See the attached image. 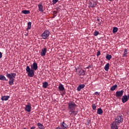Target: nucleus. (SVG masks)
Returning a JSON list of instances; mask_svg holds the SVG:
<instances>
[{"label": "nucleus", "instance_id": "obj_1", "mask_svg": "<svg viewBox=\"0 0 129 129\" xmlns=\"http://www.w3.org/2000/svg\"><path fill=\"white\" fill-rule=\"evenodd\" d=\"M77 106V105L74 102H70L68 103V108L69 110V113L70 115H74L75 116L78 114V111L75 110V108Z\"/></svg>", "mask_w": 129, "mask_h": 129}, {"label": "nucleus", "instance_id": "obj_2", "mask_svg": "<svg viewBox=\"0 0 129 129\" xmlns=\"http://www.w3.org/2000/svg\"><path fill=\"white\" fill-rule=\"evenodd\" d=\"M6 76L7 78L9 79V85H13L14 84V81H15V79L14 78H16L17 74L16 73L9 74L8 73H7L6 74Z\"/></svg>", "mask_w": 129, "mask_h": 129}, {"label": "nucleus", "instance_id": "obj_3", "mask_svg": "<svg viewBox=\"0 0 129 129\" xmlns=\"http://www.w3.org/2000/svg\"><path fill=\"white\" fill-rule=\"evenodd\" d=\"M26 71L28 73V76L29 77H33L35 76V73H34V70L31 69L29 66L26 67Z\"/></svg>", "mask_w": 129, "mask_h": 129}, {"label": "nucleus", "instance_id": "obj_4", "mask_svg": "<svg viewBox=\"0 0 129 129\" xmlns=\"http://www.w3.org/2000/svg\"><path fill=\"white\" fill-rule=\"evenodd\" d=\"M49 36H50V31L48 30H46L42 34H41L40 37H41L42 39L46 40V39H47Z\"/></svg>", "mask_w": 129, "mask_h": 129}, {"label": "nucleus", "instance_id": "obj_5", "mask_svg": "<svg viewBox=\"0 0 129 129\" xmlns=\"http://www.w3.org/2000/svg\"><path fill=\"white\" fill-rule=\"evenodd\" d=\"M115 122L117 123V124H119V123H121L123 121V118H122V115H118L116 116L115 119Z\"/></svg>", "mask_w": 129, "mask_h": 129}, {"label": "nucleus", "instance_id": "obj_6", "mask_svg": "<svg viewBox=\"0 0 129 129\" xmlns=\"http://www.w3.org/2000/svg\"><path fill=\"white\" fill-rule=\"evenodd\" d=\"M56 129H68V125L65 123V121H63L60 123V127L58 126Z\"/></svg>", "mask_w": 129, "mask_h": 129}, {"label": "nucleus", "instance_id": "obj_7", "mask_svg": "<svg viewBox=\"0 0 129 129\" xmlns=\"http://www.w3.org/2000/svg\"><path fill=\"white\" fill-rule=\"evenodd\" d=\"M123 92H124L122 90L120 91L116 92V93H115L116 97H121V96L123 95Z\"/></svg>", "mask_w": 129, "mask_h": 129}, {"label": "nucleus", "instance_id": "obj_8", "mask_svg": "<svg viewBox=\"0 0 129 129\" xmlns=\"http://www.w3.org/2000/svg\"><path fill=\"white\" fill-rule=\"evenodd\" d=\"M119 124L116 123L115 121H113L112 123L111 124V129H118V125Z\"/></svg>", "mask_w": 129, "mask_h": 129}, {"label": "nucleus", "instance_id": "obj_9", "mask_svg": "<svg viewBox=\"0 0 129 129\" xmlns=\"http://www.w3.org/2000/svg\"><path fill=\"white\" fill-rule=\"evenodd\" d=\"M31 109H32V106L28 104L25 106V111H27V112H31Z\"/></svg>", "mask_w": 129, "mask_h": 129}, {"label": "nucleus", "instance_id": "obj_10", "mask_svg": "<svg viewBox=\"0 0 129 129\" xmlns=\"http://www.w3.org/2000/svg\"><path fill=\"white\" fill-rule=\"evenodd\" d=\"M46 53H47V48L45 47L41 50L40 55L42 56V57H44V56L46 55Z\"/></svg>", "mask_w": 129, "mask_h": 129}, {"label": "nucleus", "instance_id": "obj_11", "mask_svg": "<svg viewBox=\"0 0 129 129\" xmlns=\"http://www.w3.org/2000/svg\"><path fill=\"white\" fill-rule=\"evenodd\" d=\"M31 68L33 70H37L38 69V63L37 62H34L31 66Z\"/></svg>", "mask_w": 129, "mask_h": 129}, {"label": "nucleus", "instance_id": "obj_12", "mask_svg": "<svg viewBox=\"0 0 129 129\" xmlns=\"http://www.w3.org/2000/svg\"><path fill=\"white\" fill-rule=\"evenodd\" d=\"M38 7L39 11L41 13H43V12H44V10H43L44 7H43V4L40 3L39 4H38Z\"/></svg>", "mask_w": 129, "mask_h": 129}, {"label": "nucleus", "instance_id": "obj_13", "mask_svg": "<svg viewBox=\"0 0 129 129\" xmlns=\"http://www.w3.org/2000/svg\"><path fill=\"white\" fill-rule=\"evenodd\" d=\"M127 100H128V99H127V96H126V95H123L122 97V103H125Z\"/></svg>", "mask_w": 129, "mask_h": 129}, {"label": "nucleus", "instance_id": "obj_14", "mask_svg": "<svg viewBox=\"0 0 129 129\" xmlns=\"http://www.w3.org/2000/svg\"><path fill=\"white\" fill-rule=\"evenodd\" d=\"M85 87V84H81L78 86V87H77V90L78 91H80L81 89H83Z\"/></svg>", "mask_w": 129, "mask_h": 129}, {"label": "nucleus", "instance_id": "obj_15", "mask_svg": "<svg viewBox=\"0 0 129 129\" xmlns=\"http://www.w3.org/2000/svg\"><path fill=\"white\" fill-rule=\"evenodd\" d=\"M9 98H10L9 96H3L1 98V100L3 101H7V100H9Z\"/></svg>", "mask_w": 129, "mask_h": 129}, {"label": "nucleus", "instance_id": "obj_16", "mask_svg": "<svg viewBox=\"0 0 129 129\" xmlns=\"http://www.w3.org/2000/svg\"><path fill=\"white\" fill-rule=\"evenodd\" d=\"M58 90L59 91H64L65 90V88H64V86L62 85V84H60L58 86Z\"/></svg>", "mask_w": 129, "mask_h": 129}, {"label": "nucleus", "instance_id": "obj_17", "mask_svg": "<svg viewBox=\"0 0 129 129\" xmlns=\"http://www.w3.org/2000/svg\"><path fill=\"white\" fill-rule=\"evenodd\" d=\"M97 113L100 115H102V113H103V110H102L101 108H99L97 109Z\"/></svg>", "mask_w": 129, "mask_h": 129}, {"label": "nucleus", "instance_id": "obj_18", "mask_svg": "<svg viewBox=\"0 0 129 129\" xmlns=\"http://www.w3.org/2000/svg\"><path fill=\"white\" fill-rule=\"evenodd\" d=\"M27 25H28V26L27 28V30L29 31V30H31V29H32V22H28Z\"/></svg>", "mask_w": 129, "mask_h": 129}, {"label": "nucleus", "instance_id": "obj_19", "mask_svg": "<svg viewBox=\"0 0 129 129\" xmlns=\"http://www.w3.org/2000/svg\"><path fill=\"white\" fill-rule=\"evenodd\" d=\"M37 126H38L39 129H44V126L43 125V124L38 122L37 124Z\"/></svg>", "mask_w": 129, "mask_h": 129}, {"label": "nucleus", "instance_id": "obj_20", "mask_svg": "<svg viewBox=\"0 0 129 129\" xmlns=\"http://www.w3.org/2000/svg\"><path fill=\"white\" fill-rule=\"evenodd\" d=\"M104 70L105 71H108L109 70V63H107L104 67Z\"/></svg>", "mask_w": 129, "mask_h": 129}, {"label": "nucleus", "instance_id": "obj_21", "mask_svg": "<svg viewBox=\"0 0 129 129\" xmlns=\"http://www.w3.org/2000/svg\"><path fill=\"white\" fill-rule=\"evenodd\" d=\"M0 80H2L3 81H7V78L5 76L1 75H0Z\"/></svg>", "mask_w": 129, "mask_h": 129}, {"label": "nucleus", "instance_id": "obj_22", "mask_svg": "<svg viewBox=\"0 0 129 129\" xmlns=\"http://www.w3.org/2000/svg\"><path fill=\"white\" fill-rule=\"evenodd\" d=\"M48 85H49V84L47 82H44L42 83V87L44 88H47V87H48Z\"/></svg>", "mask_w": 129, "mask_h": 129}, {"label": "nucleus", "instance_id": "obj_23", "mask_svg": "<svg viewBox=\"0 0 129 129\" xmlns=\"http://www.w3.org/2000/svg\"><path fill=\"white\" fill-rule=\"evenodd\" d=\"M127 49H125L123 52V53L122 54V57H127Z\"/></svg>", "mask_w": 129, "mask_h": 129}, {"label": "nucleus", "instance_id": "obj_24", "mask_svg": "<svg viewBox=\"0 0 129 129\" xmlns=\"http://www.w3.org/2000/svg\"><path fill=\"white\" fill-rule=\"evenodd\" d=\"M22 14H24V15H29L30 14V11L29 10H23L22 11Z\"/></svg>", "mask_w": 129, "mask_h": 129}, {"label": "nucleus", "instance_id": "obj_25", "mask_svg": "<svg viewBox=\"0 0 129 129\" xmlns=\"http://www.w3.org/2000/svg\"><path fill=\"white\" fill-rule=\"evenodd\" d=\"M117 88V85H114L113 86H112L111 88H110V90H111L112 91H114V90H115V89Z\"/></svg>", "mask_w": 129, "mask_h": 129}, {"label": "nucleus", "instance_id": "obj_26", "mask_svg": "<svg viewBox=\"0 0 129 129\" xmlns=\"http://www.w3.org/2000/svg\"><path fill=\"white\" fill-rule=\"evenodd\" d=\"M89 5L91 8H92V9H94V8H95V6H96V4H92V2H90Z\"/></svg>", "mask_w": 129, "mask_h": 129}, {"label": "nucleus", "instance_id": "obj_27", "mask_svg": "<svg viewBox=\"0 0 129 129\" xmlns=\"http://www.w3.org/2000/svg\"><path fill=\"white\" fill-rule=\"evenodd\" d=\"M80 76H84L85 74V71H84V70H81L80 71Z\"/></svg>", "mask_w": 129, "mask_h": 129}, {"label": "nucleus", "instance_id": "obj_28", "mask_svg": "<svg viewBox=\"0 0 129 129\" xmlns=\"http://www.w3.org/2000/svg\"><path fill=\"white\" fill-rule=\"evenodd\" d=\"M117 31H118V28H117V27H114L113 28V30H112V33L113 34L116 33V32H117Z\"/></svg>", "mask_w": 129, "mask_h": 129}, {"label": "nucleus", "instance_id": "obj_29", "mask_svg": "<svg viewBox=\"0 0 129 129\" xmlns=\"http://www.w3.org/2000/svg\"><path fill=\"white\" fill-rule=\"evenodd\" d=\"M111 58H112V56L110 54H107L106 55V59H107V60H110Z\"/></svg>", "mask_w": 129, "mask_h": 129}, {"label": "nucleus", "instance_id": "obj_30", "mask_svg": "<svg viewBox=\"0 0 129 129\" xmlns=\"http://www.w3.org/2000/svg\"><path fill=\"white\" fill-rule=\"evenodd\" d=\"M98 35H99V32L98 31H95L94 32V36H95V37H96V36H97Z\"/></svg>", "mask_w": 129, "mask_h": 129}, {"label": "nucleus", "instance_id": "obj_31", "mask_svg": "<svg viewBox=\"0 0 129 129\" xmlns=\"http://www.w3.org/2000/svg\"><path fill=\"white\" fill-rule=\"evenodd\" d=\"M92 107L93 110H95V109H96V106L95 105V104H93L92 105Z\"/></svg>", "mask_w": 129, "mask_h": 129}, {"label": "nucleus", "instance_id": "obj_32", "mask_svg": "<svg viewBox=\"0 0 129 129\" xmlns=\"http://www.w3.org/2000/svg\"><path fill=\"white\" fill-rule=\"evenodd\" d=\"M58 3V0H52L53 5H55V4H57Z\"/></svg>", "mask_w": 129, "mask_h": 129}, {"label": "nucleus", "instance_id": "obj_33", "mask_svg": "<svg viewBox=\"0 0 129 129\" xmlns=\"http://www.w3.org/2000/svg\"><path fill=\"white\" fill-rule=\"evenodd\" d=\"M100 55V51H98V52L97 53V57H98V56H99Z\"/></svg>", "mask_w": 129, "mask_h": 129}, {"label": "nucleus", "instance_id": "obj_34", "mask_svg": "<svg viewBox=\"0 0 129 129\" xmlns=\"http://www.w3.org/2000/svg\"><path fill=\"white\" fill-rule=\"evenodd\" d=\"M95 95H99V94H100V93L98 92H95Z\"/></svg>", "mask_w": 129, "mask_h": 129}, {"label": "nucleus", "instance_id": "obj_35", "mask_svg": "<svg viewBox=\"0 0 129 129\" xmlns=\"http://www.w3.org/2000/svg\"><path fill=\"white\" fill-rule=\"evenodd\" d=\"M3 57V53L2 52H0V59Z\"/></svg>", "mask_w": 129, "mask_h": 129}, {"label": "nucleus", "instance_id": "obj_36", "mask_svg": "<svg viewBox=\"0 0 129 129\" xmlns=\"http://www.w3.org/2000/svg\"><path fill=\"white\" fill-rule=\"evenodd\" d=\"M90 68H91V67L90 66L86 67V69H89Z\"/></svg>", "mask_w": 129, "mask_h": 129}, {"label": "nucleus", "instance_id": "obj_37", "mask_svg": "<svg viewBox=\"0 0 129 129\" xmlns=\"http://www.w3.org/2000/svg\"><path fill=\"white\" fill-rule=\"evenodd\" d=\"M30 129H36V127L35 126H32Z\"/></svg>", "mask_w": 129, "mask_h": 129}, {"label": "nucleus", "instance_id": "obj_38", "mask_svg": "<svg viewBox=\"0 0 129 129\" xmlns=\"http://www.w3.org/2000/svg\"><path fill=\"white\" fill-rule=\"evenodd\" d=\"M127 99H129V94L126 95Z\"/></svg>", "mask_w": 129, "mask_h": 129}, {"label": "nucleus", "instance_id": "obj_39", "mask_svg": "<svg viewBox=\"0 0 129 129\" xmlns=\"http://www.w3.org/2000/svg\"><path fill=\"white\" fill-rule=\"evenodd\" d=\"M101 24H102V23H101V22H99V23H98V25H99V26H101Z\"/></svg>", "mask_w": 129, "mask_h": 129}, {"label": "nucleus", "instance_id": "obj_40", "mask_svg": "<svg viewBox=\"0 0 129 129\" xmlns=\"http://www.w3.org/2000/svg\"><path fill=\"white\" fill-rule=\"evenodd\" d=\"M97 21L98 22H100V20H99V18H98V19H97Z\"/></svg>", "mask_w": 129, "mask_h": 129}, {"label": "nucleus", "instance_id": "obj_41", "mask_svg": "<svg viewBox=\"0 0 129 129\" xmlns=\"http://www.w3.org/2000/svg\"><path fill=\"white\" fill-rule=\"evenodd\" d=\"M25 36H28V33H27L26 34H25Z\"/></svg>", "mask_w": 129, "mask_h": 129}, {"label": "nucleus", "instance_id": "obj_42", "mask_svg": "<svg viewBox=\"0 0 129 129\" xmlns=\"http://www.w3.org/2000/svg\"><path fill=\"white\" fill-rule=\"evenodd\" d=\"M110 2H112V0H109Z\"/></svg>", "mask_w": 129, "mask_h": 129}]
</instances>
